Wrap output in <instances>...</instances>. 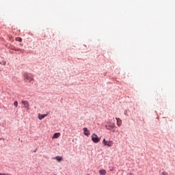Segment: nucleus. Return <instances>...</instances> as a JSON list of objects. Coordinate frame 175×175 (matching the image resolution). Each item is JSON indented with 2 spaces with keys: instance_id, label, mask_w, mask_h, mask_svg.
Here are the masks:
<instances>
[{
  "instance_id": "9b49d317",
  "label": "nucleus",
  "mask_w": 175,
  "mask_h": 175,
  "mask_svg": "<svg viewBox=\"0 0 175 175\" xmlns=\"http://www.w3.org/2000/svg\"><path fill=\"white\" fill-rule=\"evenodd\" d=\"M99 173L100 175H106V171L105 170H100Z\"/></svg>"
},
{
  "instance_id": "4468645a",
  "label": "nucleus",
  "mask_w": 175,
  "mask_h": 175,
  "mask_svg": "<svg viewBox=\"0 0 175 175\" xmlns=\"http://www.w3.org/2000/svg\"><path fill=\"white\" fill-rule=\"evenodd\" d=\"M16 40L17 42H21L22 39H21V38L18 37V38H16Z\"/></svg>"
},
{
  "instance_id": "6e6552de",
  "label": "nucleus",
  "mask_w": 175,
  "mask_h": 175,
  "mask_svg": "<svg viewBox=\"0 0 175 175\" xmlns=\"http://www.w3.org/2000/svg\"><path fill=\"white\" fill-rule=\"evenodd\" d=\"M59 136H61V133H55L53 136L52 137V139H58V137H59Z\"/></svg>"
},
{
  "instance_id": "7ed1b4c3",
  "label": "nucleus",
  "mask_w": 175,
  "mask_h": 175,
  "mask_svg": "<svg viewBox=\"0 0 175 175\" xmlns=\"http://www.w3.org/2000/svg\"><path fill=\"white\" fill-rule=\"evenodd\" d=\"M21 103L23 105V107H25L26 110H29V102L27 100H22Z\"/></svg>"
},
{
  "instance_id": "39448f33",
  "label": "nucleus",
  "mask_w": 175,
  "mask_h": 175,
  "mask_svg": "<svg viewBox=\"0 0 175 175\" xmlns=\"http://www.w3.org/2000/svg\"><path fill=\"white\" fill-rule=\"evenodd\" d=\"M83 133H84L85 136H88V137L90 136V135H91L88 129H87V128H83Z\"/></svg>"
},
{
  "instance_id": "f03ea898",
  "label": "nucleus",
  "mask_w": 175,
  "mask_h": 175,
  "mask_svg": "<svg viewBox=\"0 0 175 175\" xmlns=\"http://www.w3.org/2000/svg\"><path fill=\"white\" fill-rule=\"evenodd\" d=\"M92 140L93 143H99V142H100V138H99V137H98V135H96V133H93L92 135Z\"/></svg>"
},
{
  "instance_id": "f8f14e48",
  "label": "nucleus",
  "mask_w": 175,
  "mask_h": 175,
  "mask_svg": "<svg viewBox=\"0 0 175 175\" xmlns=\"http://www.w3.org/2000/svg\"><path fill=\"white\" fill-rule=\"evenodd\" d=\"M105 128H106L107 129H108L109 131H111V132H113V133L116 132L115 128H113V129H111H111H110V128L107 127V126H105Z\"/></svg>"
},
{
  "instance_id": "f3484780",
  "label": "nucleus",
  "mask_w": 175,
  "mask_h": 175,
  "mask_svg": "<svg viewBox=\"0 0 175 175\" xmlns=\"http://www.w3.org/2000/svg\"><path fill=\"white\" fill-rule=\"evenodd\" d=\"M129 175H134V174H132V173H130V174H129Z\"/></svg>"
},
{
  "instance_id": "9d476101",
  "label": "nucleus",
  "mask_w": 175,
  "mask_h": 175,
  "mask_svg": "<svg viewBox=\"0 0 175 175\" xmlns=\"http://www.w3.org/2000/svg\"><path fill=\"white\" fill-rule=\"evenodd\" d=\"M54 159H56V161H57L58 162H61V161H62V158L59 156L55 157Z\"/></svg>"
},
{
  "instance_id": "f257e3e1",
  "label": "nucleus",
  "mask_w": 175,
  "mask_h": 175,
  "mask_svg": "<svg viewBox=\"0 0 175 175\" xmlns=\"http://www.w3.org/2000/svg\"><path fill=\"white\" fill-rule=\"evenodd\" d=\"M23 80L26 83H31V81H33V75L25 72L23 74Z\"/></svg>"
},
{
  "instance_id": "423d86ee",
  "label": "nucleus",
  "mask_w": 175,
  "mask_h": 175,
  "mask_svg": "<svg viewBox=\"0 0 175 175\" xmlns=\"http://www.w3.org/2000/svg\"><path fill=\"white\" fill-rule=\"evenodd\" d=\"M116 120L117 121L118 126H121L122 125V120H121L119 118H116Z\"/></svg>"
},
{
  "instance_id": "20e7f679",
  "label": "nucleus",
  "mask_w": 175,
  "mask_h": 175,
  "mask_svg": "<svg viewBox=\"0 0 175 175\" xmlns=\"http://www.w3.org/2000/svg\"><path fill=\"white\" fill-rule=\"evenodd\" d=\"M103 143L105 146H107V147H111V146H113V141L107 142V141H106L105 139H103Z\"/></svg>"
},
{
  "instance_id": "2eb2a0df",
  "label": "nucleus",
  "mask_w": 175,
  "mask_h": 175,
  "mask_svg": "<svg viewBox=\"0 0 175 175\" xmlns=\"http://www.w3.org/2000/svg\"><path fill=\"white\" fill-rule=\"evenodd\" d=\"M162 174L163 175H169V174H167V172H163Z\"/></svg>"
},
{
  "instance_id": "1a4fd4ad",
  "label": "nucleus",
  "mask_w": 175,
  "mask_h": 175,
  "mask_svg": "<svg viewBox=\"0 0 175 175\" xmlns=\"http://www.w3.org/2000/svg\"><path fill=\"white\" fill-rule=\"evenodd\" d=\"M44 117H47V114H44V115H42L40 113L38 114L39 120H43V118H44Z\"/></svg>"
},
{
  "instance_id": "dca6fc26",
  "label": "nucleus",
  "mask_w": 175,
  "mask_h": 175,
  "mask_svg": "<svg viewBox=\"0 0 175 175\" xmlns=\"http://www.w3.org/2000/svg\"><path fill=\"white\" fill-rule=\"evenodd\" d=\"M0 175H9V174L0 173Z\"/></svg>"
},
{
  "instance_id": "0eeeda50",
  "label": "nucleus",
  "mask_w": 175,
  "mask_h": 175,
  "mask_svg": "<svg viewBox=\"0 0 175 175\" xmlns=\"http://www.w3.org/2000/svg\"><path fill=\"white\" fill-rule=\"evenodd\" d=\"M107 126V128L114 129V128H116V124L114 123L109 122L108 126Z\"/></svg>"
},
{
  "instance_id": "ddd939ff",
  "label": "nucleus",
  "mask_w": 175,
  "mask_h": 175,
  "mask_svg": "<svg viewBox=\"0 0 175 175\" xmlns=\"http://www.w3.org/2000/svg\"><path fill=\"white\" fill-rule=\"evenodd\" d=\"M14 106H15V107H17V106H18V102L14 101Z\"/></svg>"
}]
</instances>
